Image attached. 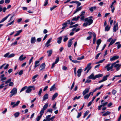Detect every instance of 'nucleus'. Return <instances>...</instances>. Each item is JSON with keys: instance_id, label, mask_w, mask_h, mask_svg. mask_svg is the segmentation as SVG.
Listing matches in <instances>:
<instances>
[{"instance_id": "1", "label": "nucleus", "mask_w": 121, "mask_h": 121, "mask_svg": "<svg viewBox=\"0 0 121 121\" xmlns=\"http://www.w3.org/2000/svg\"><path fill=\"white\" fill-rule=\"evenodd\" d=\"M85 22H86L83 24V26L86 27L88 25L90 26L92 24L93 22V20L92 19H89L88 18H86L85 19Z\"/></svg>"}, {"instance_id": "2", "label": "nucleus", "mask_w": 121, "mask_h": 121, "mask_svg": "<svg viewBox=\"0 0 121 121\" xmlns=\"http://www.w3.org/2000/svg\"><path fill=\"white\" fill-rule=\"evenodd\" d=\"M114 65V63H113L111 64V66H110L111 65V63H109L105 67V68H106V69L108 71H109L112 69L113 67V66Z\"/></svg>"}, {"instance_id": "3", "label": "nucleus", "mask_w": 121, "mask_h": 121, "mask_svg": "<svg viewBox=\"0 0 121 121\" xmlns=\"http://www.w3.org/2000/svg\"><path fill=\"white\" fill-rule=\"evenodd\" d=\"M17 90L16 88H14L11 91L10 93L11 94L10 95V97H11L13 95L16 94L17 93Z\"/></svg>"}, {"instance_id": "4", "label": "nucleus", "mask_w": 121, "mask_h": 121, "mask_svg": "<svg viewBox=\"0 0 121 121\" xmlns=\"http://www.w3.org/2000/svg\"><path fill=\"white\" fill-rule=\"evenodd\" d=\"M15 56V54L12 53L9 55V53L8 52L5 54L4 56L5 57L10 58L14 57Z\"/></svg>"}, {"instance_id": "5", "label": "nucleus", "mask_w": 121, "mask_h": 121, "mask_svg": "<svg viewBox=\"0 0 121 121\" xmlns=\"http://www.w3.org/2000/svg\"><path fill=\"white\" fill-rule=\"evenodd\" d=\"M91 63H89L87 65V66L84 69V70L85 71L87 69V70L86 72V73H87L91 69Z\"/></svg>"}, {"instance_id": "6", "label": "nucleus", "mask_w": 121, "mask_h": 121, "mask_svg": "<svg viewBox=\"0 0 121 121\" xmlns=\"http://www.w3.org/2000/svg\"><path fill=\"white\" fill-rule=\"evenodd\" d=\"M48 104H46L43 106L42 109L41 110L40 112L43 114L44 111L47 108L48 106Z\"/></svg>"}, {"instance_id": "7", "label": "nucleus", "mask_w": 121, "mask_h": 121, "mask_svg": "<svg viewBox=\"0 0 121 121\" xmlns=\"http://www.w3.org/2000/svg\"><path fill=\"white\" fill-rule=\"evenodd\" d=\"M114 63L113 67L116 68L117 71H118L120 68L121 65L119 64H116V63Z\"/></svg>"}, {"instance_id": "8", "label": "nucleus", "mask_w": 121, "mask_h": 121, "mask_svg": "<svg viewBox=\"0 0 121 121\" xmlns=\"http://www.w3.org/2000/svg\"><path fill=\"white\" fill-rule=\"evenodd\" d=\"M20 102V101L19 100L18 101L16 102V104H15V102H12L11 103V105H13L12 107L13 108H14L16 106H18Z\"/></svg>"}, {"instance_id": "9", "label": "nucleus", "mask_w": 121, "mask_h": 121, "mask_svg": "<svg viewBox=\"0 0 121 121\" xmlns=\"http://www.w3.org/2000/svg\"><path fill=\"white\" fill-rule=\"evenodd\" d=\"M90 89V88H86L82 92V94L83 96L85 95L87 93L89 92Z\"/></svg>"}, {"instance_id": "10", "label": "nucleus", "mask_w": 121, "mask_h": 121, "mask_svg": "<svg viewBox=\"0 0 121 121\" xmlns=\"http://www.w3.org/2000/svg\"><path fill=\"white\" fill-rule=\"evenodd\" d=\"M118 29V23H117L116 24L114 25V26L113 31L114 32H115Z\"/></svg>"}, {"instance_id": "11", "label": "nucleus", "mask_w": 121, "mask_h": 121, "mask_svg": "<svg viewBox=\"0 0 121 121\" xmlns=\"http://www.w3.org/2000/svg\"><path fill=\"white\" fill-rule=\"evenodd\" d=\"M95 78V76H94V73H92L88 77V78L89 79H92L93 80H95V78Z\"/></svg>"}, {"instance_id": "12", "label": "nucleus", "mask_w": 121, "mask_h": 121, "mask_svg": "<svg viewBox=\"0 0 121 121\" xmlns=\"http://www.w3.org/2000/svg\"><path fill=\"white\" fill-rule=\"evenodd\" d=\"M34 86H29L28 87L27 89L26 90V92L28 93H29L32 90L31 88H33Z\"/></svg>"}, {"instance_id": "13", "label": "nucleus", "mask_w": 121, "mask_h": 121, "mask_svg": "<svg viewBox=\"0 0 121 121\" xmlns=\"http://www.w3.org/2000/svg\"><path fill=\"white\" fill-rule=\"evenodd\" d=\"M45 64L44 63L41 64L40 67V71H43L45 69Z\"/></svg>"}, {"instance_id": "14", "label": "nucleus", "mask_w": 121, "mask_h": 121, "mask_svg": "<svg viewBox=\"0 0 121 121\" xmlns=\"http://www.w3.org/2000/svg\"><path fill=\"white\" fill-rule=\"evenodd\" d=\"M82 6H80L79 7H77V9H76V10L75 11L74 13L73 14H74L77 12H78L80 11L82 9Z\"/></svg>"}, {"instance_id": "15", "label": "nucleus", "mask_w": 121, "mask_h": 121, "mask_svg": "<svg viewBox=\"0 0 121 121\" xmlns=\"http://www.w3.org/2000/svg\"><path fill=\"white\" fill-rule=\"evenodd\" d=\"M73 39H70L68 41V47L69 48H70L72 44V40Z\"/></svg>"}, {"instance_id": "16", "label": "nucleus", "mask_w": 121, "mask_h": 121, "mask_svg": "<svg viewBox=\"0 0 121 121\" xmlns=\"http://www.w3.org/2000/svg\"><path fill=\"white\" fill-rule=\"evenodd\" d=\"M118 58V56H114L110 58V60L111 61H113L117 59Z\"/></svg>"}, {"instance_id": "17", "label": "nucleus", "mask_w": 121, "mask_h": 121, "mask_svg": "<svg viewBox=\"0 0 121 121\" xmlns=\"http://www.w3.org/2000/svg\"><path fill=\"white\" fill-rule=\"evenodd\" d=\"M82 71V69H78L77 71L78 75H77L78 77L80 76L81 74V73Z\"/></svg>"}, {"instance_id": "18", "label": "nucleus", "mask_w": 121, "mask_h": 121, "mask_svg": "<svg viewBox=\"0 0 121 121\" xmlns=\"http://www.w3.org/2000/svg\"><path fill=\"white\" fill-rule=\"evenodd\" d=\"M55 84H54L53 85L51 86L50 90V91H54L56 89V88L55 87Z\"/></svg>"}, {"instance_id": "19", "label": "nucleus", "mask_w": 121, "mask_h": 121, "mask_svg": "<svg viewBox=\"0 0 121 121\" xmlns=\"http://www.w3.org/2000/svg\"><path fill=\"white\" fill-rule=\"evenodd\" d=\"M39 114H40V115L38 116L36 118V120L37 121H39L40 120L41 118L42 115L43 114L40 112Z\"/></svg>"}, {"instance_id": "20", "label": "nucleus", "mask_w": 121, "mask_h": 121, "mask_svg": "<svg viewBox=\"0 0 121 121\" xmlns=\"http://www.w3.org/2000/svg\"><path fill=\"white\" fill-rule=\"evenodd\" d=\"M36 41L35 38V37H32L31 38L30 42L31 43L34 44Z\"/></svg>"}, {"instance_id": "21", "label": "nucleus", "mask_w": 121, "mask_h": 121, "mask_svg": "<svg viewBox=\"0 0 121 121\" xmlns=\"http://www.w3.org/2000/svg\"><path fill=\"white\" fill-rule=\"evenodd\" d=\"M93 36L94 38L93 40V43L94 44L96 41V35L94 32L93 33Z\"/></svg>"}, {"instance_id": "22", "label": "nucleus", "mask_w": 121, "mask_h": 121, "mask_svg": "<svg viewBox=\"0 0 121 121\" xmlns=\"http://www.w3.org/2000/svg\"><path fill=\"white\" fill-rule=\"evenodd\" d=\"M10 14H9L7 16H6L5 17H4V18H3L0 21V23L4 22V21H5L6 20L8 17H9V16L10 15Z\"/></svg>"}, {"instance_id": "23", "label": "nucleus", "mask_w": 121, "mask_h": 121, "mask_svg": "<svg viewBox=\"0 0 121 121\" xmlns=\"http://www.w3.org/2000/svg\"><path fill=\"white\" fill-rule=\"evenodd\" d=\"M115 44H117V48L119 49L121 47V44H120V42H116Z\"/></svg>"}, {"instance_id": "24", "label": "nucleus", "mask_w": 121, "mask_h": 121, "mask_svg": "<svg viewBox=\"0 0 121 121\" xmlns=\"http://www.w3.org/2000/svg\"><path fill=\"white\" fill-rule=\"evenodd\" d=\"M48 94H46L44 95L43 99V101H44L46 99H48Z\"/></svg>"}, {"instance_id": "25", "label": "nucleus", "mask_w": 121, "mask_h": 121, "mask_svg": "<svg viewBox=\"0 0 121 121\" xmlns=\"http://www.w3.org/2000/svg\"><path fill=\"white\" fill-rule=\"evenodd\" d=\"M52 49L50 50H49L47 52L48 53V56L50 57V56L52 54Z\"/></svg>"}, {"instance_id": "26", "label": "nucleus", "mask_w": 121, "mask_h": 121, "mask_svg": "<svg viewBox=\"0 0 121 121\" xmlns=\"http://www.w3.org/2000/svg\"><path fill=\"white\" fill-rule=\"evenodd\" d=\"M57 39V43L59 44L60 43H61L62 37L61 36L60 37L58 38Z\"/></svg>"}, {"instance_id": "27", "label": "nucleus", "mask_w": 121, "mask_h": 121, "mask_svg": "<svg viewBox=\"0 0 121 121\" xmlns=\"http://www.w3.org/2000/svg\"><path fill=\"white\" fill-rule=\"evenodd\" d=\"M67 23L65 22L62 24L63 27L62 28V29L64 30V29L67 26Z\"/></svg>"}, {"instance_id": "28", "label": "nucleus", "mask_w": 121, "mask_h": 121, "mask_svg": "<svg viewBox=\"0 0 121 121\" xmlns=\"http://www.w3.org/2000/svg\"><path fill=\"white\" fill-rule=\"evenodd\" d=\"M22 30H21L18 31H17V33L14 35V36L15 37L18 35H19L20 33L22 32Z\"/></svg>"}, {"instance_id": "29", "label": "nucleus", "mask_w": 121, "mask_h": 121, "mask_svg": "<svg viewBox=\"0 0 121 121\" xmlns=\"http://www.w3.org/2000/svg\"><path fill=\"white\" fill-rule=\"evenodd\" d=\"M110 75V74L107 75L105 76H104L103 78V80L104 81H105L107 80V78Z\"/></svg>"}, {"instance_id": "30", "label": "nucleus", "mask_w": 121, "mask_h": 121, "mask_svg": "<svg viewBox=\"0 0 121 121\" xmlns=\"http://www.w3.org/2000/svg\"><path fill=\"white\" fill-rule=\"evenodd\" d=\"M39 62V60H37L35 62V65L34 66V67L35 68H36L39 65V64H38Z\"/></svg>"}, {"instance_id": "31", "label": "nucleus", "mask_w": 121, "mask_h": 121, "mask_svg": "<svg viewBox=\"0 0 121 121\" xmlns=\"http://www.w3.org/2000/svg\"><path fill=\"white\" fill-rule=\"evenodd\" d=\"M58 94L56 93H55L53 95L52 98V100H54L55 98L58 95Z\"/></svg>"}, {"instance_id": "32", "label": "nucleus", "mask_w": 121, "mask_h": 121, "mask_svg": "<svg viewBox=\"0 0 121 121\" xmlns=\"http://www.w3.org/2000/svg\"><path fill=\"white\" fill-rule=\"evenodd\" d=\"M80 18V16H78L77 17H74L72 19V21H77Z\"/></svg>"}, {"instance_id": "33", "label": "nucleus", "mask_w": 121, "mask_h": 121, "mask_svg": "<svg viewBox=\"0 0 121 121\" xmlns=\"http://www.w3.org/2000/svg\"><path fill=\"white\" fill-rule=\"evenodd\" d=\"M39 76L38 74H36L32 78V79L33 80L32 81L33 82H35V78Z\"/></svg>"}, {"instance_id": "34", "label": "nucleus", "mask_w": 121, "mask_h": 121, "mask_svg": "<svg viewBox=\"0 0 121 121\" xmlns=\"http://www.w3.org/2000/svg\"><path fill=\"white\" fill-rule=\"evenodd\" d=\"M20 114V112H17L14 114L15 117V118L18 117L19 115Z\"/></svg>"}, {"instance_id": "35", "label": "nucleus", "mask_w": 121, "mask_h": 121, "mask_svg": "<svg viewBox=\"0 0 121 121\" xmlns=\"http://www.w3.org/2000/svg\"><path fill=\"white\" fill-rule=\"evenodd\" d=\"M103 74H99L96 75L95 76V78H94L95 79H95H96L97 78H99V77H101L103 76Z\"/></svg>"}, {"instance_id": "36", "label": "nucleus", "mask_w": 121, "mask_h": 121, "mask_svg": "<svg viewBox=\"0 0 121 121\" xmlns=\"http://www.w3.org/2000/svg\"><path fill=\"white\" fill-rule=\"evenodd\" d=\"M110 27H108V25L107 26L105 27V31H108L110 29Z\"/></svg>"}, {"instance_id": "37", "label": "nucleus", "mask_w": 121, "mask_h": 121, "mask_svg": "<svg viewBox=\"0 0 121 121\" xmlns=\"http://www.w3.org/2000/svg\"><path fill=\"white\" fill-rule=\"evenodd\" d=\"M96 9V7L95 6L93 7H92L89 9V10L90 11L92 12L93 11L94 9Z\"/></svg>"}, {"instance_id": "38", "label": "nucleus", "mask_w": 121, "mask_h": 121, "mask_svg": "<svg viewBox=\"0 0 121 121\" xmlns=\"http://www.w3.org/2000/svg\"><path fill=\"white\" fill-rule=\"evenodd\" d=\"M111 113L109 112L108 111L104 113L102 115L103 116H106L110 114Z\"/></svg>"}, {"instance_id": "39", "label": "nucleus", "mask_w": 121, "mask_h": 121, "mask_svg": "<svg viewBox=\"0 0 121 121\" xmlns=\"http://www.w3.org/2000/svg\"><path fill=\"white\" fill-rule=\"evenodd\" d=\"M89 113V111H87L84 113L83 116V118H85V117Z\"/></svg>"}, {"instance_id": "40", "label": "nucleus", "mask_w": 121, "mask_h": 121, "mask_svg": "<svg viewBox=\"0 0 121 121\" xmlns=\"http://www.w3.org/2000/svg\"><path fill=\"white\" fill-rule=\"evenodd\" d=\"M51 116V115H48L46 117V119L47 120V121H49V118Z\"/></svg>"}, {"instance_id": "41", "label": "nucleus", "mask_w": 121, "mask_h": 121, "mask_svg": "<svg viewBox=\"0 0 121 121\" xmlns=\"http://www.w3.org/2000/svg\"><path fill=\"white\" fill-rule=\"evenodd\" d=\"M14 22V20H13V21H12V22H10V23H8V24H7L6 25V26L7 27L9 25H11L12 24H13V23Z\"/></svg>"}, {"instance_id": "42", "label": "nucleus", "mask_w": 121, "mask_h": 121, "mask_svg": "<svg viewBox=\"0 0 121 121\" xmlns=\"http://www.w3.org/2000/svg\"><path fill=\"white\" fill-rule=\"evenodd\" d=\"M116 39H115L114 40L112 39L110 42V44H112V45L115 42Z\"/></svg>"}, {"instance_id": "43", "label": "nucleus", "mask_w": 121, "mask_h": 121, "mask_svg": "<svg viewBox=\"0 0 121 121\" xmlns=\"http://www.w3.org/2000/svg\"><path fill=\"white\" fill-rule=\"evenodd\" d=\"M65 38L63 39V41L65 42L68 39V38L67 37V36L66 35L64 36Z\"/></svg>"}, {"instance_id": "44", "label": "nucleus", "mask_w": 121, "mask_h": 121, "mask_svg": "<svg viewBox=\"0 0 121 121\" xmlns=\"http://www.w3.org/2000/svg\"><path fill=\"white\" fill-rule=\"evenodd\" d=\"M84 56H82L80 57H78L77 58V59L78 60H81L84 58Z\"/></svg>"}, {"instance_id": "45", "label": "nucleus", "mask_w": 121, "mask_h": 121, "mask_svg": "<svg viewBox=\"0 0 121 121\" xmlns=\"http://www.w3.org/2000/svg\"><path fill=\"white\" fill-rule=\"evenodd\" d=\"M116 0H114V1L113 2H112V4L110 6V8L111 9H112V7H113V4H114V3H116Z\"/></svg>"}, {"instance_id": "46", "label": "nucleus", "mask_w": 121, "mask_h": 121, "mask_svg": "<svg viewBox=\"0 0 121 121\" xmlns=\"http://www.w3.org/2000/svg\"><path fill=\"white\" fill-rule=\"evenodd\" d=\"M90 96L88 95V94H87L84 96V98L85 99H88Z\"/></svg>"}, {"instance_id": "47", "label": "nucleus", "mask_w": 121, "mask_h": 121, "mask_svg": "<svg viewBox=\"0 0 121 121\" xmlns=\"http://www.w3.org/2000/svg\"><path fill=\"white\" fill-rule=\"evenodd\" d=\"M52 38H50L47 41L46 43L47 45V44H49V43L50 42L51 40H52Z\"/></svg>"}, {"instance_id": "48", "label": "nucleus", "mask_w": 121, "mask_h": 121, "mask_svg": "<svg viewBox=\"0 0 121 121\" xmlns=\"http://www.w3.org/2000/svg\"><path fill=\"white\" fill-rule=\"evenodd\" d=\"M27 88V86H25L22 88L21 90L20 91V92L24 91V90L26 89Z\"/></svg>"}, {"instance_id": "49", "label": "nucleus", "mask_w": 121, "mask_h": 121, "mask_svg": "<svg viewBox=\"0 0 121 121\" xmlns=\"http://www.w3.org/2000/svg\"><path fill=\"white\" fill-rule=\"evenodd\" d=\"M81 97L80 96H79L78 97H77V96H76L73 99V100H74L76 99H79Z\"/></svg>"}, {"instance_id": "50", "label": "nucleus", "mask_w": 121, "mask_h": 121, "mask_svg": "<svg viewBox=\"0 0 121 121\" xmlns=\"http://www.w3.org/2000/svg\"><path fill=\"white\" fill-rule=\"evenodd\" d=\"M23 54H22V55H21L19 57V59H18V60H20V61H22V60H21V59H22L23 58Z\"/></svg>"}, {"instance_id": "51", "label": "nucleus", "mask_w": 121, "mask_h": 121, "mask_svg": "<svg viewBox=\"0 0 121 121\" xmlns=\"http://www.w3.org/2000/svg\"><path fill=\"white\" fill-rule=\"evenodd\" d=\"M101 42V41L100 39H99L97 40L96 42L97 44L99 45Z\"/></svg>"}, {"instance_id": "52", "label": "nucleus", "mask_w": 121, "mask_h": 121, "mask_svg": "<svg viewBox=\"0 0 121 121\" xmlns=\"http://www.w3.org/2000/svg\"><path fill=\"white\" fill-rule=\"evenodd\" d=\"M85 12L84 11H82L81 12V14L80 15V16H84V15L85 14Z\"/></svg>"}, {"instance_id": "53", "label": "nucleus", "mask_w": 121, "mask_h": 121, "mask_svg": "<svg viewBox=\"0 0 121 121\" xmlns=\"http://www.w3.org/2000/svg\"><path fill=\"white\" fill-rule=\"evenodd\" d=\"M81 115L82 113L81 112L78 113V115L77 117V118H79L81 116Z\"/></svg>"}, {"instance_id": "54", "label": "nucleus", "mask_w": 121, "mask_h": 121, "mask_svg": "<svg viewBox=\"0 0 121 121\" xmlns=\"http://www.w3.org/2000/svg\"><path fill=\"white\" fill-rule=\"evenodd\" d=\"M11 78H10L8 80H7L6 82H5V84H7L9 83L10 81H11Z\"/></svg>"}, {"instance_id": "55", "label": "nucleus", "mask_w": 121, "mask_h": 121, "mask_svg": "<svg viewBox=\"0 0 121 121\" xmlns=\"http://www.w3.org/2000/svg\"><path fill=\"white\" fill-rule=\"evenodd\" d=\"M42 89L41 88L40 89L38 93V95L40 96L41 95Z\"/></svg>"}, {"instance_id": "56", "label": "nucleus", "mask_w": 121, "mask_h": 121, "mask_svg": "<svg viewBox=\"0 0 121 121\" xmlns=\"http://www.w3.org/2000/svg\"><path fill=\"white\" fill-rule=\"evenodd\" d=\"M23 73V71L22 70H21L18 73V74L20 75H22Z\"/></svg>"}, {"instance_id": "57", "label": "nucleus", "mask_w": 121, "mask_h": 121, "mask_svg": "<svg viewBox=\"0 0 121 121\" xmlns=\"http://www.w3.org/2000/svg\"><path fill=\"white\" fill-rule=\"evenodd\" d=\"M55 117L54 116H52V117L50 118L49 119V121H53V120L55 118Z\"/></svg>"}, {"instance_id": "58", "label": "nucleus", "mask_w": 121, "mask_h": 121, "mask_svg": "<svg viewBox=\"0 0 121 121\" xmlns=\"http://www.w3.org/2000/svg\"><path fill=\"white\" fill-rule=\"evenodd\" d=\"M57 6L56 5L53 6L52 7H51L50 8V10L51 11H52V10L54 9L55 8L57 7Z\"/></svg>"}, {"instance_id": "59", "label": "nucleus", "mask_w": 121, "mask_h": 121, "mask_svg": "<svg viewBox=\"0 0 121 121\" xmlns=\"http://www.w3.org/2000/svg\"><path fill=\"white\" fill-rule=\"evenodd\" d=\"M76 4H77V7H78L80 5H81V3L80 2L78 1L77 3H76Z\"/></svg>"}, {"instance_id": "60", "label": "nucleus", "mask_w": 121, "mask_h": 121, "mask_svg": "<svg viewBox=\"0 0 121 121\" xmlns=\"http://www.w3.org/2000/svg\"><path fill=\"white\" fill-rule=\"evenodd\" d=\"M72 62L75 63H80V61L77 60H73L72 61Z\"/></svg>"}, {"instance_id": "61", "label": "nucleus", "mask_w": 121, "mask_h": 121, "mask_svg": "<svg viewBox=\"0 0 121 121\" xmlns=\"http://www.w3.org/2000/svg\"><path fill=\"white\" fill-rule=\"evenodd\" d=\"M34 57H32L30 59V60L29 61V64H30L31 63V62L32 61V60L33 58Z\"/></svg>"}, {"instance_id": "62", "label": "nucleus", "mask_w": 121, "mask_h": 121, "mask_svg": "<svg viewBox=\"0 0 121 121\" xmlns=\"http://www.w3.org/2000/svg\"><path fill=\"white\" fill-rule=\"evenodd\" d=\"M9 66V64H7L6 66L4 67V69H6L8 68Z\"/></svg>"}, {"instance_id": "63", "label": "nucleus", "mask_w": 121, "mask_h": 121, "mask_svg": "<svg viewBox=\"0 0 121 121\" xmlns=\"http://www.w3.org/2000/svg\"><path fill=\"white\" fill-rule=\"evenodd\" d=\"M52 110L51 108H50L48 109L47 112H51V113L52 112Z\"/></svg>"}, {"instance_id": "64", "label": "nucleus", "mask_w": 121, "mask_h": 121, "mask_svg": "<svg viewBox=\"0 0 121 121\" xmlns=\"http://www.w3.org/2000/svg\"><path fill=\"white\" fill-rule=\"evenodd\" d=\"M112 93L114 95H115L117 93V91L115 90H113L112 91Z\"/></svg>"}]
</instances>
